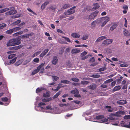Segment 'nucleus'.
I'll list each match as a JSON object with an SVG mask.
<instances>
[{"label":"nucleus","mask_w":130,"mask_h":130,"mask_svg":"<svg viewBox=\"0 0 130 130\" xmlns=\"http://www.w3.org/2000/svg\"><path fill=\"white\" fill-rule=\"evenodd\" d=\"M71 93L72 94H74V96L77 98H80L81 97L80 95L79 94V91L76 89H75L71 91Z\"/></svg>","instance_id":"obj_3"},{"label":"nucleus","mask_w":130,"mask_h":130,"mask_svg":"<svg viewBox=\"0 0 130 130\" xmlns=\"http://www.w3.org/2000/svg\"><path fill=\"white\" fill-rule=\"evenodd\" d=\"M43 95L44 97L48 98L50 96V94L48 92H46V93H43Z\"/></svg>","instance_id":"obj_29"},{"label":"nucleus","mask_w":130,"mask_h":130,"mask_svg":"<svg viewBox=\"0 0 130 130\" xmlns=\"http://www.w3.org/2000/svg\"><path fill=\"white\" fill-rule=\"evenodd\" d=\"M56 7L55 5L51 6L49 8V9H51L53 10H54L56 9Z\"/></svg>","instance_id":"obj_38"},{"label":"nucleus","mask_w":130,"mask_h":130,"mask_svg":"<svg viewBox=\"0 0 130 130\" xmlns=\"http://www.w3.org/2000/svg\"><path fill=\"white\" fill-rule=\"evenodd\" d=\"M72 80L73 81L76 82H78L79 80L78 79L74 78H72Z\"/></svg>","instance_id":"obj_54"},{"label":"nucleus","mask_w":130,"mask_h":130,"mask_svg":"<svg viewBox=\"0 0 130 130\" xmlns=\"http://www.w3.org/2000/svg\"><path fill=\"white\" fill-rule=\"evenodd\" d=\"M61 83L64 84H69L70 83V82L69 81L65 80H61Z\"/></svg>","instance_id":"obj_28"},{"label":"nucleus","mask_w":130,"mask_h":130,"mask_svg":"<svg viewBox=\"0 0 130 130\" xmlns=\"http://www.w3.org/2000/svg\"><path fill=\"white\" fill-rule=\"evenodd\" d=\"M14 45H17L20 44L21 41V40L19 36L17 37V38H13Z\"/></svg>","instance_id":"obj_4"},{"label":"nucleus","mask_w":130,"mask_h":130,"mask_svg":"<svg viewBox=\"0 0 130 130\" xmlns=\"http://www.w3.org/2000/svg\"><path fill=\"white\" fill-rule=\"evenodd\" d=\"M21 21L20 20H18L13 22L12 23V25H15L20 23Z\"/></svg>","instance_id":"obj_27"},{"label":"nucleus","mask_w":130,"mask_h":130,"mask_svg":"<svg viewBox=\"0 0 130 130\" xmlns=\"http://www.w3.org/2000/svg\"><path fill=\"white\" fill-rule=\"evenodd\" d=\"M10 10L5 13L6 15H12L15 14L17 12V11L15 9V8L14 7H12L9 8Z\"/></svg>","instance_id":"obj_1"},{"label":"nucleus","mask_w":130,"mask_h":130,"mask_svg":"<svg viewBox=\"0 0 130 130\" xmlns=\"http://www.w3.org/2000/svg\"><path fill=\"white\" fill-rule=\"evenodd\" d=\"M116 83V82L115 81L112 82L111 84V86L112 87H113L115 86Z\"/></svg>","instance_id":"obj_61"},{"label":"nucleus","mask_w":130,"mask_h":130,"mask_svg":"<svg viewBox=\"0 0 130 130\" xmlns=\"http://www.w3.org/2000/svg\"><path fill=\"white\" fill-rule=\"evenodd\" d=\"M71 36L75 38H79L80 37V35L77 33H73L71 34Z\"/></svg>","instance_id":"obj_17"},{"label":"nucleus","mask_w":130,"mask_h":130,"mask_svg":"<svg viewBox=\"0 0 130 130\" xmlns=\"http://www.w3.org/2000/svg\"><path fill=\"white\" fill-rule=\"evenodd\" d=\"M128 66V65L126 63H123L120 65V66L121 67H127Z\"/></svg>","instance_id":"obj_48"},{"label":"nucleus","mask_w":130,"mask_h":130,"mask_svg":"<svg viewBox=\"0 0 130 130\" xmlns=\"http://www.w3.org/2000/svg\"><path fill=\"white\" fill-rule=\"evenodd\" d=\"M58 59L56 56H54L52 61V63L54 65H56L58 62Z\"/></svg>","instance_id":"obj_10"},{"label":"nucleus","mask_w":130,"mask_h":130,"mask_svg":"<svg viewBox=\"0 0 130 130\" xmlns=\"http://www.w3.org/2000/svg\"><path fill=\"white\" fill-rule=\"evenodd\" d=\"M75 12V10L72 9L71 8H70L69 9L67 12H64V14L66 15H69L73 14Z\"/></svg>","instance_id":"obj_7"},{"label":"nucleus","mask_w":130,"mask_h":130,"mask_svg":"<svg viewBox=\"0 0 130 130\" xmlns=\"http://www.w3.org/2000/svg\"><path fill=\"white\" fill-rule=\"evenodd\" d=\"M13 28V31H14L15 32L18 31L21 29V28L19 27H16Z\"/></svg>","instance_id":"obj_43"},{"label":"nucleus","mask_w":130,"mask_h":130,"mask_svg":"<svg viewBox=\"0 0 130 130\" xmlns=\"http://www.w3.org/2000/svg\"><path fill=\"white\" fill-rule=\"evenodd\" d=\"M111 25L112 26L110 27V30L113 31L116 28L118 25V23L117 22L112 23Z\"/></svg>","instance_id":"obj_6"},{"label":"nucleus","mask_w":130,"mask_h":130,"mask_svg":"<svg viewBox=\"0 0 130 130\" xmlns=\"http://www.w3.org/2000/svg\"><path fill=\"white\" fill-rule=\"evenodd\" d=\"M104 118V116L103 115H99L96 116L95 118L97 120H99L100 119H102Z\"/></svg>","instance_id":"obj_32"},{"label":"nucleus","mask_w":130,"mask_h":130,"mask_svg":"<svg viewBox=\"0 0 130 130\" xmlns=\"http://www.w3.org/2000/svg\"><path fill=\"white\" fill-rule=\"evenodd\" d=\"M13 31V30L12 28L7 30L6 32V34H10L12 33Z\"/></svg>","instance_id":"obj_25"},{"label":"nucleus","mask_w":130,"mask_h":130,"mask_svg":"<svg viewBox=\"0 0 130 130\" xmlns=\"http://www.w3.org/2000/svg\"><path fill=\"white\" fill-rule=\"evenodd\" d=\"M62 85V84H58V86L56 88L55 90L56 91H57L58 90H59L61 88Z\"/></svg>","instance_id":"obj_35"},{"label":"nucleus","mask_w":130,"mask_h":130,"mask_svg":"<svg viewBox=\"0 0 130 130\" xmlns=\"http://www.w3.org/2000/svg\"><path fill=\"white\" fill-rule=\"evenodd\" d=\"M98 23V21H97V20H96L94 21H93L91 23V25H94V26L96 24Z\"/></svg>","instance_id":"obj_49"},{"label":"nucleus","mask_w":130,"mask_h":130,"mask_svg":"<svg viewBox=\"0 0 130 130\" xmlns=\"http://www.w3.org/2000/svg\"><path fill=\"white\" fill-rule=\"evenodd\" d=\"M108 120V119L105 118L103 119V118L102 120V121L103 122V123H105L106 122H107Z\"/></svg>","instance_id":"obj_56"},{"label":"nucleus","mask_w":130,"mask_h":130,"mask_svg":"<svg viewBox=\"0 0 130 130\" xmlns=\"http://www.w3.org/2000/svg\"><path fill=\"white\" fill-rule=\"evenodd\" d=\"M17 48L18 49H20L21 48L23 47L24 46V45L23 44H21L20 45H18L17 46H16Z\"/></svg>","instance_id":"obj_58"},{"label":"nucleus","mask_w":130,"mask_h":130,"mask_svg":"<svg viewBox=\"0 0 130 130\" xmlns=\"http://www.w3.org/2000/svg\"><path fill=\"white\" fill-rule=\"evenodd\" d=\"M90 61L95 62L94 58V57L91 58L90 59Z\"/></svg>","instance_id":"obj_64"},{"label":"nucleus","mask_w":130,"mask_h":130,"mask_svg":"<svg viewBox=\"0 0 130 130\" xmlns=\"http://www.w3.org/2000/svg\"><path fill=\"white\" fill-rule=\"evenodd\" d=\"M121 112H116V113H114L113 115L115 116L116 117H120L121 116Z\"/></svg>","instance_id":"obj_30"},{"label":"nucleus","mask_w":130,"mask_h":130,"mask_svg":"<svg viewBox=\"0 0 130 130\" xmlns=\"http://www.w3.org/2000/svg\"><path fill=\"white\" fill-rule=\"evenodd\" d=\"M16 59V57L14 58L13 59L10 61L9 63H13L15 61Z\"/></svg>","instance_id":"obj_40"},{"label":"nucleus","mask_w":130,"mask_h":130,"mask_svg":"<svg viewBox=\"0 0 130 130\" xmlns=\"http://www.w3.org/2000/svg\"><path fill=\"white\" fill-rule=\"evenodd\" d=\"M41 52V51H39L38 52H36L35 53H34L32 55V57H34L38 55H39Z\"/></svg>","instance_id":"obj_33"},{"label":"nucleus","mask_w":130,"mask_h":130,"mask_svg":"<svg viewBox=\"0 0 130 130\" xmlns=\"http://www.w3.org/2000/svg\"><path fill=\"white\" fill-rule=\"evenodd\" d=\"M33 34V33L31 32L29 34H26L23 35H21L19 36V37H20V39H21V38L24 39H26L29 38L30 36H32Z\"/></svg>","instance_id":"obj_5"},{"label":"nucleus","mask_w":130,"mask_h":130,"mask_svg":"<svg viewBox=\"0 0 130 130\" xmlns=\"http://www.w3.org/2000/svg\"><path fill=\"white\" fill-rule=\"evenodd\" d=\"M113 80L112 78H110L105 81L104 82L106 83H108L112 82Z\"/></svg>","instance_id":"obj_52"},{"label":"nucleus","mask_w":130,"mask_h":130,"mask_svg":"<svg viewBox=\"0 0 130 130\" xmlns=\"http://www.w3.org/2000/svg\"><path fill=\"white\" fill-rule=\"evenodd\" d=\"M33 61L36 63H38L39 62L40 60L39 58H36L34 59Z\"/></svg>","instance_id":"obj_47"},{"label":"nucleus","mask_w":130,"mask_h":130,"mask_svg":"<svg viewBox=\"0 0 130 130\" xmlns=\"http://www.w3.org/2000/svg\"><path fill=\"white\" fill-rule=\"evenodd\" d=\"M8 46H14V40L13 39L9 40L7 44Z\"/></svg>","instance_id":"obj_11"},{"label":"nucleus","mask_w":130,"mask_h":130,"mask_svg":"<svg viewBox=\"0 0 130 130\" xmlns=\"http://www.w3.org/2000/svg\"><path fill=\"white\" fill-rule=\"evenodd\" d=\"M105 107L107 108V110L109 112H112L113 111V108H111L110 106L107 105Z\"/></svg>","instance_id":"obj_19"},{"label":"nucleus","mask_w":130,"mask_h":130,"mask_svg":"<svg viewBox=\"0 0 130 130\" xmlns=\"http://www.w3.org/2000/svg\"><path fill=\"white\" fill-rule=\"evenodd\" d=\"M39 72V71L37 69H36L32 72L31 74L32 75H34L37 73Z\"/></svg>","instance_id":"obj_46"},{"label":"nucleus","mask_w":130,"mask_h":130,"mask_svg":"<svg viewBox=\"0 0 130 130\" xmlns=\"http://www.w3.org/2000/svg\"><path fill=\"white\" fill-rule=\"evenodd\" d=\"M124 118L125 119H130V115H125L124 116Z\"/></svg>","instance_id":"obj_53"},{"label":"nucleus","mask_w":130,"mask_h":130,"mask_svg":"<svg viewBox=\"0 0 130 130\" xmlns=\"http://www.w3.org/2000/svg\"><path fill=\"white\" fill-rule=\"evenodd\" d=\"M8 98L7 97H5L2 98V101L4 102H7L8 101Z\"/></svg>","instance_id":"obj_57"},{"label":"nucleus","mask_w":130,"mask_h":130,"mask_svg":"<svg viewBox=\"0 0 130 130\" xmlns=\"http://www.w3.org/2000/svg\"><path fill=\"white\" fill-rule=\"evenodd\" d=\"M104 21L106 23L109 20V18L108 17H106L104 19Z\"/></svg>","instance_id":"obj_45"},{"label":"nucleus","mask_w":130,"mask_h":130,"mask_svg":"<svg viewBox=\"0 0 130 130\" xmlns=\"http://www.w3.org/2000/svg\"><path fill=\"white\" fill-rule=\"evenodd\" d=\"M49 50L48 49H46L44 50V51H43L40 55L39 56L40 57H43L44 56H45L46 53Z\"/></svg>","instance_id":"obj_12"},{"label":"nucleus","mask_w":130,"mask_h":130,"mask_svg":"<svg viewBox=\"0 0 130 130\" xmlns=\"http://www.w3.org/2000/svg\"><path fill=\"white\" fill-rule=\"evenodd\" d=\"M100 38L101 39V40H102L104 39H106L107 37L106 36H103L100 37Z\"/></svg>","instance_id":"obj_59"},{"label":"nucleus","mask_w":130,"mask_h":130,"mask_svg":"<svg viewBox=\"0 0 130 130\" xmlns=\"http://www.w3.org/2000/svg\"><path fill=\"white\" fill-rule=\"evenodd\" d=\"M23 33V31H19L16 32L13 34V36H16Z\"/></svg>","instance_id":"obj_23"},{"label":"nucleus","mask_w":130,"mask_h":130,"mask_svg":"<svg viewBox=\"0 0 130 130\" xmlns=\"http://www.w3.org/2000/svg\"><path fill=\"white\" fill-rule=\"evenodd\" d=\"M49 4V2H46L42 4L41 6V9L42 10H43L45 8V6Z\"/></svg>","instance_id":"obj_18"},{"label":"nucleus","mask_w":130,"mask_h":130,"mask_svg":"<svg viewBox=\"0 0 130 130\" xmlns=\"http://www.w3.org/2000/svg\"><path fill=\"white\" fill-rule=\"evenodd\" d=\"M124 19L125 20V24H124V26L126 27H127V20H126V18H125Z\"/></svg>","instance_id":"obj_62"},{"label":"nucleus","mask_w":130,"mask_h":130,"mask_svg":"<svg viewBox=\"0 0 130 130\" xmlns=\"http://www.w3.org/2000/svg\"><path fill=\"white\" fill-rule=\"evenodd\" d=\"M62 38H63L65 39V40L67 42H71L70 40V39L64 36H62Z\"/></svg>","instance_id":"obj_42"},{"label":"nucleus","mask_w":130,"mask_h":130,"mask_svg":"<svg viewBox=\"0 0 130 130\" xmlns=\"http://www.w3.org/2000/svg\"><path fill=\"white\" fill-rule=\"evenodd\" d=\"M96 87V85H91L89 86L90 89L92 90L95 89Z\"/></svg>","instance_id":"obj_26"},{"label":"nucleus","mask_w":130,"mask_h":130,"mask_svg":"<svg viewBox=\"0 0 130 130\" xmlns=\"http://www.w3.org/2000/svg\"><path fill=\"white\" fill-rule=\"evenodd\" d=\"M114 113H111L109 115V117H107L108 119L110 120H114L115 119L114 115Z\"/></svg>","instance_id":"obj_15"},{"label":"nucleus","mask_w":130,"mask_h":130,"mask_svg":"<svg viewBox=\"0 0 130 130\" xmlns=\"http://www.w3.org/2000/svg\"><path fill=\"white\" fill-rule=\"evenodd\" d=\"M80 51V50L78 49L77 48L74 49L71 51V53L72 54H76L79 53Z\"/></svg>","instance_id":"obj_16"},{"label":"nucleus","mask_w":130,"mask_h":130,"mask_svg":"<svg viewBox=\"0 0 130 130\" xmlns=\"http://www.w3.org/2000/svg\"><path fill=\"white\" fill-rule=\"evenodd\" d=\"M31 60V59H29L27 60H25V61L24 62V65H26L28 63H29V62Z\"/></svg>","instance_id":"obj_50"},{"label":"nucleus","mask_w":130,"mask_h":130,"mask_svg":"<svg viewBox=\"0 0 130 130\" xmlns=\"http://www.w3.org/2000/svg\"><path fill=\"white\" fill-rule=\"evenodd\" d=\"M45 104L43 102H40L38 103V106L39 107H40L42 109H43V107L41 106H42L44 105H45Z\"/></svg>","instance_id":"obj_31"},{"label":"nucleus","mask_w":130,"mask_h":130,"mask_svg":"<svg viewBox=\"0 0 130 130\" xmlns=\"http://www.w3.org/2000/svg\"><path fill=\"white\" fill-rule=\"evenodd\" d=\"M99 13V11L96 10L95 11L93 12L88 17V20L91 21Z\"/></svg>","instance_id":"obj_2"},{"label":"nucleus","mask_w":130,"mask_h":130,"mask_svg":"<svg viewBox=\"0 0 130 130\" xmlns=\"http://www.w3.org/2000/svg\"><path fill=\"white\" fill-rule=\"evenodd\" d=\"M52 78L53 81L54 82L57 81L59 78L58 77L52 75Z\"/></svg>","instance_id":"obj_24"},{"label":"nucleus","mask_w":130,"mask_h":130,"mask_svg":"<svg viewBox=\"0 0 130 130\" xmlns=\"http://www.w3.org/2000/svg\"><path fill=\"white\" fill-rule=\"evenodd\" d=\"M90 76L93 78H99L100 77V75L99 74H93Z\"/></svg>","instance_id":"obj_34"},{"label":"nucleus","mask_w":130,"mask_h":130,"mask_svg":"<svg viewBox=\"0 0 130 130\" xmlns=\"http://www.w3.org/2000/svg\"><path fill=\"white\" fill-rule=\"evenodd\" d=\"M124 121H121V126L125 127V126L126 125L124 124Z\"/></svg>","instance_id":"obj_51"},{"label":"nucleus","mask_w":130,"mask_h":130,"mask_svg":"<svg viewBox=\"0 0 130 130\" xmlns=\"http://www.w3.org/2000/svg\"><path fill=\"white\" fill-rule=\"evenodd\" d=\"M121 88V87L120 86H116L113 89V91L115 92L119 90Z\"/></svg>","instance_id":"obj_20"},{"label":"nucleus","mask_w":130,"mask_h":130,"mask_svg":"<svg viewBox=\"0 0 130 130\" xmlns=\"http://www.w3.org/2000/svg\"><path fill=\"white\" fill-rule=\"evenodd\" d=\"M27 10L29 11L30 12L32 13L33 14H34L35 15H37V14L34 12L30 8H27Z\"/></svg>","instance_id":"obj_41"},{"label":"nucleus","mask_w":130,"mask_h":130,"mask_svg":"<svg viewBox=\"0 0 130 130\" xmlns=\"http://www.w3.org/2000/svg\"><path fill=\"white\" fill-rule=\"evenodd\" d=\"M71 6L68 3L64 4L62 5L61 9V10H63L68 8Z\"/></svg>","instance_id":"obj_9"},{"label":"nucleus","mask_w":130,"mask_h":130,"mask_svg":"<svg viewBox=\"0 0 130 130\" xmlns=\"http://www.w3.org/2000/svg\"><path fill=\"white\" fill-rule=\"evenodd\" d=\"M6 24L5 23H2L0 24V29H2L5 27Z\"/></svg>","instance_id":"obj_36"},{"label":"nucleus","mask_w":130,"mask_h":130,"mask_svg":"<svg viewBox=\"0 0 130 130\" xmlns=\"http://www.w3.org/2000/svg\"><path fill=\"white\" fill-rule=\"evenodd\" d=\"M113 41V40L112 39H106L103 41L102 42V44L104 45H107L111 43Z\"/></svg>","instance_id":"obj_8"},{"label":"nucleus","mask_w":130,"mask_h":130,"mask_svg":"<svg viewBox=\"0 0 130 130\" xmlns=\"http://www.w3.org/2000/svg\"><path fill=\"white\" fill-rule=\"evenodd\" d=\"M41 91V90L39 88H37L36 90V93H38L40 92Z\"/></svg>","instance_id":"obj_60"},{"label":"nucleus","mask_w":130,"mask_h":130,"mask_svg":"<svg viewBox=\"0 0 130 130\" xmlns=\"http://www.w3.org/2000/svg\"><path fill=\"white\" fill-rule=\"evenodd\" d=\"M38 22L41 25L42 27H44V25L42 23V22L40 20H39Z\"/></svg>","instance_id":"obj_63"},{"label":"nucleus","mask_w":130,"mask_h":130,"mask_svg":"<svg viewBox=\"0 0 130 130\" xmlns=\"http://www.w3.org/2000/svg\"><path fill=\"white\" fill-rule=\"evenodd\" d=\"M87 53V52L85 51H84L81 54V56H84L86 55Z\"/></svg>","instance_id":"obj_55"},{"label":"nucleus","mask_w":130,"mask_h":130,"mask_svg":"<svg viewBox=\"0 0 130 130\" xmlns=\"http://www.w3.org/2000/svg\"><path fill=\"white\" fill-rule=\"evenodd\" d=\"M15 56L14 54H12L9 55L8 56V58L9 59H11Z\"/></svg>","instance_id":"obj_39"},{"label":"nucleus","mask_w":130,"mask_h":130,"mask_svg":"<svg viewBox=\"0 0 130 130\" xmlns=\"http://www.w3.org/2000/svg\"><path fill=\"white\" fill-rule=\"evenodd\" d=\"M88 38V36L87 35H83L82 38V39L83 40H84L87 39Z\"/></svg>","instance_id":"obj_44"},{"label":"nucleus","mask_w":130,"mask_h":130,"mask_svg":"<svg viewBox=\"0 0 130 130\" xmlns=\"http://www.w3.org/2000/svg\"><path fill=\"white\" fill-rule=\"evenodd\" d=\"M52 100V98H50L47 99H42V101L44 102H48L51 101Z\"/></svg>","instance_id":"obj_22"},{"label":"nucleus","mask_w":130,"mask_h":130,"mask_svg":"<svg viewBox=\"0 0 130 130\" xmlns=\"http://www.w3.org/2000/svg\"><path fill=\"white\" fill-rule=\"evenodd\" d=\"M124 30L123 31V33L125 36H130V33L126 29L124 28Z\"/></svg>","instance_id":"obj_14"},{"label":"nucleus","mask_w":130,"mask_h":130,"mask_svg":"<svg viewBox=\"0 0 130 130\" xmlns=\"http://www.w3.org/2000/svg\"><path fill=\"white\" fill-rule=\"evenodd\" d=\"M117 103L120 105H124L127 103V102L126 100H121L118 101Z\"/></svg>","instance_id":"obj_13"},{"label":"nucleus","mask_w":130,"mask_h":130,"mask_svg":"<svg viewBox=\"0 0 130 130\" xmlns=\"http://www.w3.org/2000/svg\"><path fill=\"white\" fill-rule=\"evenodd\" d=\"M89 83V82L87 81L83 80L81 81V84L83 85H88Z\"/></svg>","instance_id":"obj_37"},{"label":"nucleus","mask_w":130,"mask_h":130,"mask_svg":"<svg viewBox=\"0 0 130 130\" xmlns=\"http://www.w3.org/2000/svg\"><path fill=\"white\" fill-rule=\"evenodd\" d=\"M93 5L94 6V7H93L92 9L93 10H95L97 9H98L100 7L98 4L97 3L95 4H93Z\"/></svg>","instance_id":"obj_21"}]
</instances>
